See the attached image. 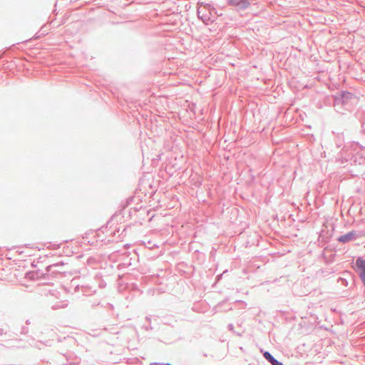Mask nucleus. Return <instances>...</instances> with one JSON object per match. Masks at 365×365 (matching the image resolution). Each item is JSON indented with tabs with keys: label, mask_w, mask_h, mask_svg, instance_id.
I'll use <instances>...</instances> for the list:
<instances>
[{
	"label": "nucleus",
	"mask_w": 365,
	"mask_h": 365,
	"mask_svg": "<svg viewBox=\"0 0 365 365\" xmlns=\"http://www.w3.org/2000/svg\"><path fill=\"white\" fill-rule=\"evenodd\" d=\"M29 332V329L26 327H22L20 331V333L22 334H26Z\"/></svg>",
	"instance_id": "8"
},
{
	"label": "nucleus",
	"mask_w": 365,
	"mask_h": 365,
	"mask_svg": "<svg viewBox=\"0 0 365 365\" xmlns=\"http://www.w3.org/2000/svg\"><path fill=\"white\" fill-rule=\"evenodd\" d=\"M358 238V235L356 231L352 230L337 238V241L341 243H347L354 241Z\"/></svg>",
	"instance_id": "6"
},
{
	"label": "nucleus",
	"mask_w": 365,
	"mask_h": 365,
	"mask_svg": "<svg viewBox=\"0 0 365 365\" xmlns=\"http://www.w3.org/2000/svg\"><path fill=\"white\" fill-rule=\"evenodd\" d=\"M2 334H3V329H0V335H2Z\"/></svg>",
	"instance_id": "10"
},
{
	"label": "nucleus",
	"mask_w": 365,
	"mask_h": 365,
	"mask_svg": "<svg viewBox=\"0 0 365 365\" xmlns=\"http://www.w3.org/2000/svg\"><path fill=\"white\" fill-rule=\"evenodd\" d=\"M356 266L357 267L360 279L365 285V259L361 257L357 258Z\"/></svg>",
	"instance_id": "5"
},
{
	"label": "nucleus",
	"mask_w": 365,
	"mask_h": 365,
	"mask_svg": "<svg viewBox=\"0 0 365 365\" xmlns=\"http://www.w3.org/2000/svg\"><path fill=\"white\" fill-rule=\"evenodd\" d=\"M146 320L150 322V317H146Z\"/></svg>",
	"instance_id": "11"
},
{
	"label": "nucleus",
	"mask_w": 365,
	"mask_h": 365,
	"mask_svg": "<svg viewBox=\"0 0 365 365\" xmlns=\"http://www.w3.org/2000/svg\"><path fill=\"white\" fill-rule=\"evenodd\" d=\"M197 16L205 24L208 25L216 21L218 14L216 9L211 4H205L203 2H198Z\"/></svg>",
	"instance_id": "1"
},
{
	"label": "nucleus",
	"mask_w": 365,
	"mask_h": 365,
	"mask_svg": "<svg viewBox=\"0 0 365 365\" xmlns=\"http://www.w3.org/2000/svg\"><path fill=\"white\" fill-rule=\"evenodd\" d=\"M230 6L237 7L240 10H245L250 6V0H227Z\"/></svg>",
	"instance_id": "4"
},
{
	"label": "nucleus",
	"mask_w": 365,
	"mask_h": 365,
	"mask_svg": "<svg viewBox=\"0 0 365 365\" xmlns=\"http://www.w3.org/2000/svg\"><path fill=\"white\" fill-rule=\"evenodd\" d=\"M353 96L354 95L349 91H341L340 93L334 96V107L346 104Z\"/></svg>",
	"instance_id": "3"
},
{
	"label": "nucleus",
	"mask_w": 365,
	"mask_h": 365,
	"mask_svg": "<svg viewBox=\"0 0 365 365\" xmlns=\"http://www.w3.org/2000/svg\"><path fill=\"white\" fill-rule=\"evenodd\" d=\"M228 329H229L230 330L232 331V330H233V329H234V325H233L232 324H228Z\"/></svg>",
	"instance_id": "9"
},
{
	"label": "nucleus",
	"mask_w": 365,
	"mask_h": 365,
	"mask_svg": "<svg viewBox=\"0 0 365 365\" xmlns=\"http://www.w3.org/2000/svg\"><path fill=\"white\" fill-rule=\"evenodd\" d=\"M336 146L337 148H341L344 144V136L342 134H337L336 136Z\"/></svg>",
	"instance_id": "7"
},
{
	"label": "nucleus",
	"mask_w": 365,
	"mask_h": 365,
	"mask_svg": "<svg viewBox=\"0 0 365 365\" xmlns=\"http://www.w3.org/2000/svg\"><path fill=\"white\" fill-rule=\"evenodd\" d=\"M30 322L29 320L26 321V324H29Z\"/></svg>",
	"instance_id": "12"
},
{
	"label": "nucleus",
	"mask_w": 365,
	"mask_h": 365,
	"mask_svg": "<svg viewBox=\"0 0 365 365\" xmlns=\"http://www.w3.org/2000/svg\"><path fill=\"white\" fill-rule=\"evenodd\" d=\"M64 265L65 264L63 262L50 264L46 267V273L44 274L48 276H56L57 274H63L66 272L63 269Z\"/></svg>",
	"instance_id": "2"
}]
</instances>
